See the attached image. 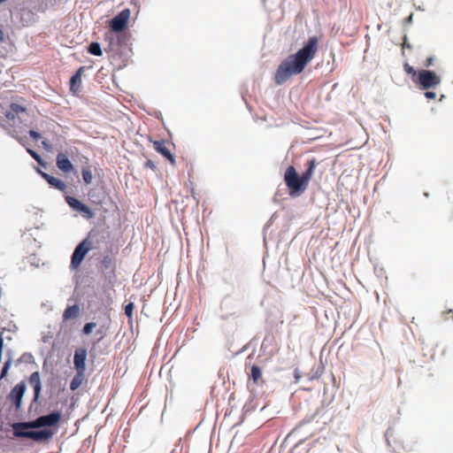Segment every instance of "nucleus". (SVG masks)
I'll use <instances>...</instances> for the list:
<instances>
[{
  "instance_id": "obj_1",
  "label": "nucleus",
  "mask_w": 453,
  "mask_h": 453,
  "mask_svg": "<svg viewBox=\"0 0 453 453\" xmlns=\"http://www.w3.org/2000/svg\"><path fill=\"white\" fill-rule=\"evenodd\" d=\"M318 44V37L311 36L296 53L283 59L276 70L275 83L281 85L291 76L300 74L315 57Z\"/></svg>"
},
{
  "instance_id": "obj_2",
  "label": "nucleus",
  "mask_w": 453,
  "mask_h": 453,
  "mask_svg": "<svg viewBox=\"0 0 453 453\" xmlns=\"http://www.w3.org/2000/svg\"><path fill=\"white\" fill-rule=\"evenodd\" d=\"M60 419L61 413L59 411H53L48 415L41 416L33 421L14 423L12 425L13 434L18 438H28L35 441H49L53 436V432L50 430H27L44 426H54L58 424Z\"/></svg>"
},
{
  "instance_id": "obj_3",
  "label": "nucleus",
  "mask_w": 453,
  "mask_h": 453,
  "mask_svg": "<svg viewBox=\"0 0 453 453\" xmlns=\"http://www.w3.org/2000/svg\"><path fill=\"white\" fill-rule=\"evenodd\" d=\"M104 238V234L101 232L91 230L88 236L76 246L71 258V268H79L88 251L96 248Z\"/></svg>"
},
{
  "instance_id": "obj_4",
  "label": "nucleus",
  "mask_w": 453,
  "mask_h": 453,
  "mask_svg": "<svg viewBox=\"0 0 453 453\" xmlns=\"http://www.w3.org/2000/svg\"><path fill=\"white\" fill-rule=\"evenodd\" d=\"M284 182L288 189L289 196L292 197L300 196L309 185L303 175L297 173L294 165L287 167L284 173Z\"/></svg>"
},
{
  "instance_id": "obj_5",
  "label": "nucleus",
  "mask_w": 453,
  "mask_h": 453,
  "mask_svg": "<svg viewBox=\"0 0 453 453\" xmlns=\"http://www.w3.org/2000/svg\"><path fill=\"white\" fill-rule=\"evenodd\" d=\"M441 81V79L432 70H418V75L414 79V83L421 89L427 90L436 88Z\"/></svg>"
},
{
  "instance_id": "obj_6",
  "label": "nucleus",
  "mask_w": 453,
  "mask_h": 453,
  "mask_svg": "<svg viewBox=\"0 0 453 453\" xmlns=\"http://www.w3.org/2000/svg\"><path fill=\"white\" fill-rule=\"evenodd\" d=\"M65 201L73 210L81 213L84 219H90L95 217L93 211L77 198L73 196H66Z\"/></svg>"
},
{
  "instance_id": "obj_7",
  "label": "nucleus",
  "mask_w": 453,
  "mask_h": 453,
  "mask_svg": "<svg viewBox=\"0 0 453 453\" xmlns=\"http://www.w3.org/2000/svg\"><path fill=\"white\" fill-rule=\"evenodd\" d=\"M131 12L126 8L122 10L118 15H116L111 21V29L113 32L119 33L124 30L127 27L130 18Z\"/></svg>"
},
{
  "instance_id": "obj_8",
  "label": "nucleus",
  "mask_w": 453,
  "mask_h": 453,
  "mask_svg": "<svg viewBox=\"0 0 453 453\" xmlns=\"http://www.w3.org/2000/svg\"><path fill=\"white\" fill-rule=\"evenodd\" d=\"M25 391L26 384L25 382L21 381L12 388L8 395V399L12 402L16 411L19 410L21 407V401Z\"/></svg>"
},
{
  "instance_id": "obj_9",
  "label": "nucleus",
  "mask_w": 453,
  "mask_h": 453,
  "mask_svg": "<svg viewBox=\"0 0 453 453\" xmlns=\"http://www.w3.org/2000/svg\"><path fill=\"white\" fill-rule=\"evenodd\" d=\"M87 350L85 349H77L73 357V364L76 372H86Z\"/></svg>"
},
{
  "instance_id": "obj_10",
  "label": "nucleus",
  "mask_w": 453,
  "mask_h": 453,
  "mask_svg": "<svg viewBox=\"0 0 453 453\" xmlns=\"http://www.w3.org/2000/svg\"><path fill=\"white\" fill-rule=\"evenodd\" d=\"M153 147L157 152L164 156L173 165H175V158L167 148V142L165 141H154Z\"/></svg>"
},
{
  "instance_id": "obj_11",
  "label": "nucleus",
  "mask_w": 453,
  "mask_h": 453,
  "mask_svg": "<svg viewBox=\"0 0 453 453\" xmlns=\"http://www.w3.org/2000/svg\"><path fill=\"white\" fill-rule=\"evenodd\" d=\"M109 252L110 254L104 256L101 260L102 266L105 270H112L115 268L114 257L119 253V248L117 246L111 247Z\"/></svg>"
},
{
  "instance_id": "obj_12",
  "label": "nucleus",
  "mask_w": 453,
  "mask_h": 453,
  "mask_svg": "<svg viewBox=\"0 0 453 453\" xmlns=\"http://www.w3.org/2000/svg\"><path fill=\"white\" fill-rule=\"evenodd\" d=\"M38 173L50 185V187L60 191H64L66 188V184L63 180L53 177L41 170H38Z\"/></svg>"
},
{
  "instance_id": "obj_13",
  "label": "nucleus",
  "mask_w": 453,
  "mask_h": 453,
  "mask_svg": "<svg viewBox=\"0 0 453 453\" xmlns=\"http://www.w3.org/2000/svg\"><path fill=\"white\" fill-rule=\"evenodd\" d=\"M86 70V66H81L70 80V90L76 93L81 87V77Z\"/></svg>"
},
{
  "instance_id": "obj_14",
  "label": "nucleus",
  "mask_w": 453,
  "mask_h": 453,
  "mask_svg": "<svg viewBox=\"0 0 453 453\" xmlns=\"http://www.w3.org/2000/svg\"><path fill=\"white\" fill-rule=\"evenodd\" d=\"M57 166L59 170L65 173H70L73 170V165L63 152H59L56 159Z\"/></svg>"
},
{
  "instance_id": "obj_15",
  "label": "nucleus",
  "mask_w": 453,
  "mask_h": 453,
  "mask_svg": "<svg viewBox=\"0 0 453 453\" xmlns=\"http://www.w3.org/2000/svg\"><path fill=\"white\" fill-rule=\"evenodd\" d=\"M318 165H319V162L317 161V159L315 157H312V158L307 160V162L305 163V165H304L305 170L302 173V175L308 183L310 182V180L314 173V170Z\"/></svg>"
},
{
  "instance_id": "obj_16",
  "label": "nucleus",
  "mask_w": 453,
  "mask_h": 453,
  "mask_svg": "<svg viewBox=\"0 0 453 453\" xmlns=\"http://www.w3.org/2000/svg\"><path fill=\"white\" fill-rule=\"evenodd\" d=\"M249 378L252 380L253 383L256 385L265 382L263 380L262 370L258 365H256L251 366Z\"/></svg>"
},
{
  "instance_id": "obj_17",
  "label": "nucleus",
  "mask_w": 453,
  "mask_h": 453,
  "mask_svg": "<svg viewBox=\"0 0 453 453\" xmlns=\"http://www.w3.org/2000/svg\"><path fill=\"white\" fill-rule=\"evenodd\" d=\"M80 314V308L77 304L68 306L63 313V320L67 321L73 319H76Z\"/></svg>"
},
{
  "instance_id": "obj_18",
  "label": "nucleus",
  "mask_w": 453,
  "mask_h": 453,
  "mask_svg": "<svg viewBox=\"0 0 453 453\" xmlns=\"http://www.w3.org/2000/svg\"><path fill=\"white\" fill-rule=\"evenodd\" d=\"M85 379V372H76V374L73 378L71 383H70V389L72 391H75L77 388L81 387L83 380Z\"/></svg>"
},
{
  "instance_id": "obj_19",
  "label": "nucleus",
  "mask_w": 453,
  "mask_h": 453,
  "mask_svg": "<svg viewBox=\"0 0 453 453\" xmlns=\"http://www.w3.org/2000/svg\"><path fill=\"white\" fill-rule=\"evenodd\" d=\"M30 383L34 386L35 395L38 396L41 390L40 375L38 372H35L30 375Z\"/></svg>"
},
{
  "instance_id": "obj_20",
  "label": "nucleus",
  "mask_w": 453,
  "mask_h": 453,
  "mask_svg": "<svg viewBox=\"0 0 453 453\" xmlns=\"http://www.w3.org/2000/svg\"><path fill=\"white\" fill-rule=\"evenodd\" d=\"M88 51L94 56H102L103 51L98 42H91L88 47Z\"/></svg>"
},
{
  "instance_id": "obj_21",
  "label": "nucleus",
  "mask_w": 453,
  "mask_h": 453,
  "mask_svg": "<svg viewBox=\"0 0 453 453\" xmlns=\"http://www.w3.org/2000/svg\"><path fill=\"white\" fill-rule=\"evenodd\" d=\"M81 174L86 184H90L92 182L93 175L89 167H82Z\"/></svg>"
},
{
  "instance_id": "obj_22",
  "label": "nucleus",
  "mask_w": 453,
  "mask_h": 453,
  "mask_svg": "<svg viewBox=\"0 0 453 453\" xmlns=\"http://www.w3.org/2000/svg\"><path fill=\"white\" fill-rule=\"evenodd\" d=\"M403 69L406 72V73L411 75L412 81L414 82V79L418 75V71L414 69L413 66L410 65L408 63H405L403 65Z\"/></svg>"
},
{
  "instance_id": "obj_23",
  "label": "nucleus",
  "mask_w": 453,
  "mask_h": 453,
  "mask_svg": "<svg viewBox=\"0 0 453 453\" xmlns=\"http://www.w3.org/2000/svg\"><path fill=\"white\" fill-rule=\"evenodd\" d=\"M96 323L88 322V323L85 324L82 331L85 334H91L92 330L96 327Z\"/></svg>"
},
{
  "instance_id": "obj_24",
  "label": "nucleus",
  "mask_w": 453,
  "mask_h": 453,
  "mask_svg": "<svg viewBox=\"0 0 453 453\" xmlns=\"http://www.w3.org/2000/svg\"><path fill=\"white\" fill-rule=\"evenodd\" d=\"M134 303L130 302L125 306V314L131 319L133 317Z\"/></svg>"
},
{
  "instance_id": "obj_25",
  "label": "nucleus",
  "mask_w": 453,
  "mask_h": 453,
  "mask_svg": "<svg viewBox=\"0 0 453 453\" xmlns=\"http://www.w3.org/2000/svg\"><path fill=\"white\" fill-rule=\"evenodd\" d=\"M144 167L145 168H150L151 170H156V168H157L156 164L152 160H150V159H148L144 163Z\"/></svg>"
},
{
  "instance_id": "obj_26",
  "label": "nucleus",
  "mask_w": 453,
  "mask_h": 453,
  "mask_svg": "<svg viewBox=\"0 0 453 453\" xmlns=\"http://www.w3.org/2000/svg\"><path fill=\"white\" fill-rule=\"evenodd\" d=\"M29 154L41 165H44L41 157L33 150H28Z\"/></svg>"
},
{
  "instance_id": "obj_27",
  "label": "nucleus",
  "mask_w": 453,
  "mask_h": 453,
  "mask_svg": "<svg viewBox=\"0 0 453 453\" xmlns=\"http://www.w3.org/2000/svg\"><path fill=\"white\" fill-rule=\"evenodd\" d=\"M424 96L427 99H434L436 97V93L434 91H429L428 89L424 93Z\"/></svg>"
},
{
  "instance_id": "obj_28",
  "label": "nucleus",
  "mask_w": 453,
  "mask_h": 453,
  "mask_svg": "<svg viewBox=\"0 0 453 453\" xmlns=\"http://www.w3.org/2000/svg\"><path fill=\"white\" fill-rule=\"evenodd\" d=\"M434 60V57L427 58L426 62H425V66L426 67H430L431 65H433Z\"/></svg>"
},
{
  "instance_id": "obj_29",
  "label": "nucleus",
  "mask_w": 453,
  "mask_h": 453,
  "mask_svg": "<svg viewBox=\"0 0 453 453\" xmlns=\"http://www.w3.org/2000/svg\"><path fill=\"white\" fill-rule=\"evenodd\" d=\"M29 134H30V136H31L33 139L37 140V139H39V138H40V134H39V133H37V132H36V131H35V130H30V131H29Z\"/></svg>"
},
{
  "instance_id": "obj_30",
  "label": "nucleus",
  "mask_w": 453,
  "mask_h": 453,
  "mask_svg": "<svg viewBox=\"0 0 453 453\" xmlns=\"http://www.w3.org/2000/svg\"><path fill=\"white\" fill-rule=\"evenodd\" d=\"M11 365H12V361L9 359V360L5 361V363L4 364L3 369L9 371Z\"/></svg>"
},
{
  "instance_id": "obj_31",
  "label": "nucleus",
  "mask_w": 453,
  "mask_h": 453,
  "mask_svg": "<svg viewBox=\"0 0 453 453\" xmlns=\"http://www.w3.org/2000/svg\"><path fill=\"white\" fill-rule=\"evenodd\" d=\"M11 365H12V361L9 359V360L5 361V363L4 364L3 369L9 371Z\"/></svg>"
},
{
  "instance_id": "obj_32",
  "label": "nucleus",
  "mask_w": 453,
  "mask_h": 453,
  "mask_svg": "<svg viewBox=\"0 0 453 453\" xmlns=\"http://www.w3.org/2000/svg\"><path fill=\"white\" fill-rule=\"evenodd\" d=\"M7 373H8V371H7V370H5V369H2V372H1L0 379H4V378H5V377H6V375H7Z\"/></svg>"
},
{
  "instance_id": "obj_33",
  "label": "nucleus",
  "mask_w": 453,
  "mask_h": 453,
  "mask_svg": "<svg viewBox=\"0 0 453 453\" xmlns=\"http://www.w3.org/2000/svg\"><path fill=\"white\" fill-rule=\"evenodd\" d=\"M406 22H408V23H411L412 22V14H411L410 16H408L406 18Z\"/></svg>"
},
{
  "instance_id": "obj_34",
  "label": "nucleus",
  "mask_w": 453,
  "mask_h": 453,
  "mask_svg": "<svg viewBox=\"0 0 453 453\" xmlns=\"http://www.w3.org/2000/svg\"><path fill=\"white\" fill-rule=\"evenodd\" d=\"M4 39V32L0 29V42H3Z\"/></svg>"
},
{
  "instance_id": "obj_35",
  "label": "nucleus",
  "mask_w": 453,
  "mask_h": 453,
  "mask_svg": "<svg viewBox=\"0 0 453 453\" xmlns=\"http://www.w3.org/2000/svg\"><path fill=\"white\" fill-rule=\"evenodd\" d=\"M406 40H407V38H406V36H404V47L411 48V44L406 42Z\"/></svg>"
},
{
  "instance_id": "obj_36",
  "label": "nucleus",
  "mask_w": 453,
  "mask_h": 453,
  "mask_svg": "<svg viewBox=\"0 0 453 453\" xmlns=\"http://www.w3.org/2000/svg\"><path fill=\"white\" fill-rule=\"evenodd\" d=\"M273 217H274V214L273 216H271V219L267 222L266 226H268L271 223V221L273 219Z\"/></svg>"
}]
</instances>
